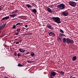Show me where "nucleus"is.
Here are the masks:
<instances>
[{
  "label": "nucleus",
  "mask_w": 78,
  "mask_h": 78,
  "mask_svg": "<svg viewBox=\"0 0 78 78\" xmlns=\"http://www.w3.org/2000/svg\"><path fill=\"white\" fill-rule=\"evenodd\" d=\"M55 4H54V5H51V6H50V7H52V6H55Z\"/></svg>",
  "instance_id": "obj_31"
},
{
  "label": "nucleus",
  "mask_w": 78,
  "mask_h": 78,
  "mask_svg": "<svg viewBox=\"0 0 78 78\" xmlns=\"http://www.w3.org/2000/svg\"><path fill=\"white\" fill-rule=\"evenodd\" d=\"M16 16H17V14H13V15H10L9 16L11 17H12V18H14Z\"/></svg>",
  "instance_id": "obj_12"
},
{
  "label": "nucleus",
  "mask_w": 78,
  "mask_h": 78,
  "mask_svg": "<svg viewBox=\"0 0 78 78\" xmlns=\"http://www.w3.org/2000/svg\"><path fill=\"white\" fill-rule=\"evenodd\" d=\"M28 27V26L27 25H26L25 26V27Z\"/></svg>",
  "instance_id": "obj_38"
},
{
  "label": "nucleus",
  "mask_w": 78,
  "mask_h": 78,
  "mask_svg": "<svg viewBox=\"0 0 78 78\" xmlns=\"http://www.w3.org/2000/svg\"><path fill=\"white\" fill-rule=\"evenodd\" d=\"M14 55L15 56H17V53H14Z\"/></svg>",
  "instance_id": "obj_34"
},
{
  "label": "nucleus",
  "mask_w": 78,
  "mask_h": 78,
  "mask_svg": "<svg viewBox=\"0 0 78 78\" xmlns=\"http://www.w3.org/2000/svg\"><path fill=\"white\" fill-rule=\"evenodd\" d=\"M20 30H21V29H16V31L19 33V32H20Z\"/></svg>",
  "instance_id": "obj_18"
},
{
  "label": "nucleus",
  "mask_w": 78,
  "mask_h": 78,
  "mask_svg": "<svg viewBox=\"0 0 78 78\" xmlns=\"http://www.w3.org/2000/svg\"><path fill=\"white\" fill-rule=\"evenodd\" d=\"M72 76H71V77H70V78H72Z\"/></svg>",
  "instance_id": "obj_45"
},
{
  "label": "nucleus",
  "mask_w": 78,
  "mask_h": 78,
  "mask_svg": "<svg viewBox=\"0 0 78 78\" xmlns=\"http://www.w3.org/2000/svg\"><path fill=\"white\" fill-rule=\"evenodd\" d=\"M26 6H27L28 8H32L31 6L29 4H27L26 5Z\"/></svg>",
  "instance_id": "obj_17"
},
{
  "label": "nucleus",
  "mask_w": 78,
  "mask_h": 78,
  "mask_svg": "<svg viewBox=\"0 0 78 78\" xmlns=\"http://www.w3.org/2000/svg\"><path fill=\"white\" fill-rule=\"evenodd\" d=\"M2 11V9H1V7H0V11Z\"/></svg>",
  "instance_id": "obj_39"
},
{
  "label": "nucleus",
  "mask_w": 78,
  "mask_h": 78,
  "mask_svg": "<svg viewBox=\"0 0 78 78\" xmlns=\"http://www.w3.org/2000/svg\"><path fill=\"white\" fill-rule=\"evenodd\" d=\"M17 25H18L17 24V23L16 25H15V26H17Z\"/></svg>",
  "instance_id": "obj_40"
},
{
  "label": "nucleus",
  "mask_w": 78,
  "mask_h": 78,
  "mask_svg": "<svg viewBox=\"0 0 78 78\" xmlns=\"http://www.w3.org/2000/svg\"><path fill=\"white\" fill-rule=\"evenodd\" d=\"M20 43V42H16V44H19V43Z\"/></svg>",
  "instance_id": "obj_33"
},
{
  "label": "nucleus",
  "mask_w": 78,
  "mask_h": 78,
  "mask_svg": "<svg viewBox=\"0 0 78 78\" xmlns=\"http://www.w3.org/2000/svg\"><path fill=\"white\" fill-rule=\"evenodd\" d=\"M73 61H75L76 59V56H74L72 58Z\"/></svg>",
  "instance_id": "obj_13"
},
{
  "label": "nucleus",
  "mask_w": 78,
  "mask_h": 78,
  "mask_svg": "<svg viewBox=\"0 0 78 78\" xmlns=\"http://www.w3.org/2000/svg\"><path fill=\"white\" fill-rule=\"evenodd\" d=\"M63 42L64 43H66V42H67V39H66V38H63Z\"/></svg>",
  "instance_id": "obj_16"
},
{
  "label": "nucleus",
  "mask_w": 78,
  "mask_h": 78,
  "mask_svg": "<svg viewBox=\"0 0 78 78\" xmlns=\"http://www.w3.org/2000/svg\"><path fill=\"white\" fill-rule=\"evenodd\" d=\"M18 67H23V66H22V65L20 63L18 64Z\"/></svg>",
  "instance_id": "obj_20"
},
{
  "label": "nucleus",
  "mask_w": 78,
  "mask_h": 78,
  "mask_svg": "<svg viewBox=\"0 0 78 78\" xmlns=\"http://www.w3.org/2000/svg\"><path fill=\"white\" fill-rule=\"evenodd\" d=\"M60 32H61V33H64V31H63V30H62L61 29L60 30Z\"/></svg>",
  "instance_id": "obj_24"
},
{
  "label": "nucleus",
  "mask_w": 78,
  "mask_h": 78,
  "mask_svg": "<svg viewBox=\"0 0 78 78\" xmlns=\"http://www.w3.org/2000/svg\"><path fill=\"white\" fill-rule=\"evenodd\" d=\"M28 54H30V52H27L26 55H28Z\"/></svg>",
  "instance_id": "obj_29"
},
{
  "label": "nucleus",
  "mask_w": 78,
  "mask_h": 78,
  "mask_svg": "<svg viewBox=\"0 0 78 78\" xmlns=\"http://www.w3.org/2000/svg\"><path fill=\"white\" fill-rule=\"evenodd\" d=\"M17 24H18V25H20V23H17Z\"/></svg>",
  "instance_id": "obj_32"
},
{
  "label": "nucleus",
  "mask_w": 78,
  "mask_h": 78,
  "mask_svg": "<svg viewBox=\"0 0 78 78\" xmlns=\"http://www.w3.org/2000/svg\"><path fill=\"white\" fill-rule=\"evenodd\" d=\"M72 78H76L75 77H72Z\"/></svg>",
  "instance_id": "obj_43"
},
{
  "label": "nucleus",
  "mask_w": 78,
  "mask_h": 78,
  "mask_svg": "<svg viewBox=\"0 0 78 78\" xmlns=\"http://www.w3.org/2000/svg\"><path fill=\"white\" fill-rule=\"evenodd\" d=\"M29 29V28H27L26 29V31H27V30H28Z\"/></svg>",
  "instance_id": "obj_36"
},
{
  "label": "nucleus",
  "mask_w": 78,
  "mask_h": 78,
  "mask_svg": "<svg viewBox=\"0 0 78 78\" xmlns=\"http://www.w3.org/2000/svg\"><path fill=\"white\" fill-rule=\"evenodd\" d=\"M66 6L63 4H61L58 5V8L60 9H63L65 8Z\"/></svg>",
  "instance_id": "obj_2"
},
{
  "label": "nucleus",
  "mask_w": 78,
  "mask_h": 78,
  "mask_svg": "<svg viewBox=\"0 0 78 78\" xmlns=\"http://www.w3.org/2000/svg\"><path fill=\"white\" fill-rule=\"evenodd\" d=\"M49 33V35L50 36H55V33H53L51 32H50L48 33Z\"/></svg>",
  "instance_id": "obj_9"
},
{
  "label": "nucleus",
  "mask_w": 78,
  "mask_h": 78,
  "mask_svg": "<svg viewBox=\"0 0 78 78\" xmlns=\"http://www.w3.org/2000/svg\"><path fill=\"white\" fill-rule=\"evenodd\" d=\"M66 43L69 44H73L74 41L69 38H66Z\"/></svg>",
  "instance_id": "obj_3"
},
{
  "label": "nucleus",
  "mask_w": 78,
  "mask_h": 78,
  "mask_svg": "<svg viewBox=\"0 0 78 78\" xmlns=\"http://www.w3.org/2000/svg\"><path fill=\"white\" fill-rule=\"evenodd\" d=\"M75 0V1H78V0Z\"/></svg>",
  "instance_id": "obj_42"
},
{
  "label": "nucleus",
  "mask_w": 78,
  "mask_h": 78,
  "mask_svg": "<svg viewBox=\"0 0 78 78\" xmlns=\"http://www.w3.org/2000/svg\"><path fill=\"white\" fill-rule=\"evenodd\" d=\"M39 1H40V0H38Z\"/></svg>",
  "instance_id": "obj_46"
},
{
  "label": "nucleus",
  "mask_w": 78,
  "mask_h": 78,
  "mask_svg": "<svg viewBox=\"0 0 78 78\" xmlns=\"http://www.w3.org/2000/svg\"><path fill=\"white\" fill-rule=\"evenodd\" d=\"M18 57H20V56H21V55L20 54V53H18L17 55Z\"/></svg>",
  "instance_id": "obj_25"
},
{
  "label": "nucleus",
  "mask_w": 78,
  "mask_h": 78,
  "mask_svg": "<svg viewBox=\"0 0 78 78\" xmlns=\"http://www.w3.org/2000/svg\"><path fill=\"white\" fill-rule=\"evenodd\" d=\"M47 11H48V12H50V13H52L53 12V11L51 10V9L49 7L48 8Z\"/></svg>",
  "instance_id": "obj_10"
},
{
  "label": "nucleus",
  "mask_w": 78,
  "mask_h": 78,
  "mask_svg": "<svg viewBox=\"0 0 78 78\" xmlns=\"http://www.w3.org/2000/svg\"><path fill=\"white\" fill-rule=\"evenodd\" d=\"M6 25V24L5 23L3 25H0V31H1L2 29L4 28H5V27Z\"/></svg>",
  "instance_id": "obj_5"
},
{
  "label": "nucleus",
  "mask_w": 78,
  "mask_h": 78,
  "mask_svg": "<svg viewBox=\"0 0 78 78\" xmlns=\"http://www.w3.org/2000/svg\"><path fill=\"white\" fill-rule=\"evenodd\" d=\"M19 33L18 32L15 33L14 34L15 35H16V36H17V35H19Z\"/></svg>",
  "instance_id": "obj_27"
},
{
  "label": "nucleus",
  "mask_w": 78,
  "mask_h": 78,
  "mask_svg": "<svg viewBox=\"0 0 78 78\" xmlns=\"http://www.w3.org/2000/svg\"><path fill=\"white\" fill-rule=\"evenodd\" d=\"M55 75H56V72L53 71L51 72L50 75L51 77H52V76H55Z\"/></svg>",
  "instance_id": "obj_6"
},
{
  "label": "nucleus",
  "mask_w": 78,
  "mask_h": 78,
  "mask_svg": "<svg viewBox=\"0 0 78 78\" xmlns=\"http://www.w3.org/2000/svg\"><path fill=\"white\" fill-rule=\"evenodd\" d=\"M20 52H21L22 53H24L26 51L25 50H23V49L20 48L19 50Z\"/></svg>",
  "instance_id": "obj_11"
},
{
  "label": "nucleus",
  "mask_w": 78,
  "mask_h": 78,
  "mask_svg": "<svg viewBox=\"0 0 78 78\" xmlns=\"http://www.w3.org/2000/svg\"><path fill=\"white\" fill-rule=\"evenodd\" d=\"M12 29H16V25H14L12 27Z\"/></svg>",
  "instance_id": "obj_21"
},
{
  "label": "nucleus",
  "mask_w": 78,
  "mask_h": 78,
  "mask_svg": "<svg viewBox=\"0 0 78 78\" xmlns=\"http://www.w3.org/2000/svg\"><path fill=\"white\" fill-rule=\"evenodd\" d=\"M6 20L5 17H4L2 18V19L1 20V21H2L3 20Z\"/></svg>",
  "instance_id": "obj_23"
},
{
  "label": "nucleus",
  "mask_w": 78,
  "mask_h": 78,
  "mask_svg": "<svg viewBox=\"0 0 78 78\" xmlns=\"http://www.w3.org/2000/svg\"><path fill=\"white\" fill-rule=\"evenodd\" d=\"M5 17V18L6 20H8L9 19V16H6Z\"/></svg>",
  "instance_id": "obj_22"
},
{
  "label": "nucleus",
  "mask_w": 78,
  "mask_h": 78,
  "mask_svg": "<svg viewBox=\"0 0 78 78\" xmlns=\"http://www.w3.org/2000/svg\"><path fill=\"white\" fill-rule=\"evenodd\" d=\"M69 4L70 6H71L73 7L76 6V3L74 2H69Z\"/></svg>",
  "instance_id": "obj_4"
},
{
  "label": "nucleus",
  "mask_w": 78,
  "mask_h": 78,
  "mask_svg": "<svg viewBox=\"0 0 78 78\" xmlns=\"http://www.w3.org/2000/svg\"><path fill=\"white\" fill-rule=\"evenodd\" d=\"M32 62H33L31 61H30V63L31 64V63H32Z\"/></svg>",
  "instance_id": "obj_35"
},
{
  "label": "nucleus",
  "mask_w": 78,
  "mask_h": 78,
  "mask_svg": "<svg viewBox=\"0 0 78 78\" xmlns=\"http://www.w3.org/2000/svg\"><path fill=\"white\" fill-rule=\"evenodd\" d=\"M4 78H8V77H4Z\"/></svg>",
  "instance_id": "obj_37"
},
{
  "label": "nucleus",
  "mask_w": 78,
  "mask_h": 78,
  "mask_svg": "<svg viewBox=\"0 0 78 78\" xmlns=\"http://www.w3.org/2000/svg\"><path fill=\"white\" fill-rule=\"evenodd\" d=\"M18 12V10H16L13 12H12V13H14V12Z\"/></svg>",
  "instance_id": "obj_28"
},
{
  "label": "nucleus",
  "mask_w": 78,
  "mask_h": 78,
  "mask_svg": "<svg viewBox=\"0 0 78 78\" xmlns=\"http://www.w3.org/2000/svg\"><path fill=\"white\" fill-rule=\"evenodd\" d=\"M32 11L33 12H34V13H36L37 12V10H36V9H34L32 10Z\"/></svg>",
  "instance_id": "obj_14"
},
{
  "label": "nucleus",
  "mask_w": 78,
  "mask_h": 78,
  "mask_svg": "<svg viewBox=\"0 0 78 78\" xmlns=\"http://www.w3.org/2000/svg\"><path fill=\"white\" fill-rule=\"evenodd\" d=\"M16 40H17V39H16Z\"/></svg>",
  "instance_id": "obj_47"
},
{
  "label": "nucleus",
  "mask_w": 78,
  "mask_h": 78,
  "mask_svg": "<svg viewBox=\"0 0 78 78\" xmlns=\"http://www.w3.org/2000/svg\"><path fill=\"white\" fill-rule=\"evenodd\" d=\"M28 62H29V63H30V61H29Z\"/></svg>",
  "instance_id": "obj_44"
},
{
  "label": "nucleus",
  "mask_w": 78,
  "mask_h": 78,
  "mask_svg": "<svg viewBox=\"0 0 78 78\" xmlns=\"http://www.w3.org/2000/svg\"><path fill=\"white\" fill-rule=\"evenodd\" d=\"M58 39H59V41H61V38H59V37L58 38Z\"/></svg>",
  "instance_id": "obj_30"
},
{
  "label": "nucleus",
  "mask_w": 78,
  "mask_h": 78,
  "mask_svg": "<svg viewBox=\"0 0 78 78\" xmlns=\"http://www.w3.org/2000/svg\"><path fill=\"white\" fill-rule=\"evenodd\" d=\"M58 73H59L60 74H61L62 75H64V72L62 71H60L58 72Z\"/></svg>",
  "instance_id": "obj_15"
},
{
  "label": "nucleus",
  "mask_w": 78,
  "mask_h": 78,
  "mask_svg": "<svg viewBox=\"0 0 78 78\" xmlns=\"http://www.w3.org/2000/svg\"><path fill=\"white\" fill-rule=\"evenodd\" d=\"M30 55H31L32 56H33L34 55V53L33 52L32 53H31L30 54Z\"/></svg>",
  "instance_id": "obj_26"
},
{
  "label": "nucleus",
  "mask_w": 78,
  "mask_h": 78,
  "mask_svg": "<svg viewBox=\"0 0 78 78\" xmlns=\"http://www.w3.org/2000/svg\"><path fill=\"white\" fill-rule=\"evenodd\" d=\"M21 41H22V40H20V41H19V42H20H20H21Z\"/></svg>",
  "instance_id": "obj_41"
},
{
  "label": "nucleus",
  "mask_w": 78,
  "mask_h": 78,
  "mask_svg": "<svg viewBox=\"0 0 78 78\" xmlns=\"http://www.w3.org/2000/svg\"><path fill=\"white\" fill-rule=\"evenodd\" d=\"M62 14L65 16H69V13L66 12H64L62 13Z\"/></svg>",
  "instance_id": "obj_8"
},
{
  "label": "nucleus",
  "mask_w": 78,
  "mask_h": 78,
  "mask_svg": "<svg viewBox=\"0 0 78 78\" xmlns=\"http://www.w3.org/2000/svg\"><path fill=\"white\" fill-rule=\"evenodd\" d=\"M47 27L48 28L50 29V30H53V27L50 25H47Z\"/></svg>",
  "instance_id": "obj_7"
},
{
  "label": "nucleus",
  "mask_w": 78,
  "mask_h": 78,
  "mask_svg": "<svg viewBox=\"0 0 78 78\" xmlns=\"http://www.w3.org/2000/svg\"><path fill=\"white\" fill-rule=\"evenodd\" d=\"M26 34L24 35V36H27L28 35H31V34H30V33H27V34Z\"/></svg>",
  "instance_id": "obj_19"
},
{
  "label": "nucleus",
  "mask_w": 78,
  "mask_h": 78,
  "mask_svg": "<svg viewBox=\"0 0 78 78\" xmlns=\"http://www.w3.org/2000/svg\"><path fill=\"white\" fill-rule=\"evenodd\" d=\"M50 19H53L54 20V22H55L59 24V23H61V20L60 18L58 17H50Z\"/></svg>",
  "instance_id": "obj_1"
}]
</instances>
